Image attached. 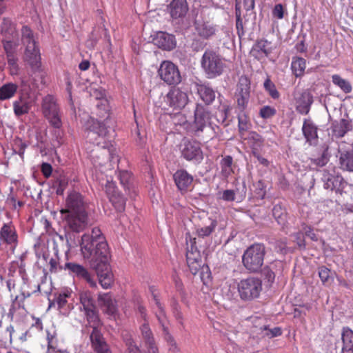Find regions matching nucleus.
Listing matches in <instances>:
<instances>
[{
  "mask_svg": "<svg viewBox=\"0 0 353 353\" xmlns=\"http://www.w3.org/2000/svg\"><path fill=\"white\" fill-rule=\"evenodd\" d=\"M332 83L339 87L343 92L347 94L351 92L352 88L351 83L346 79H343L339 74H333L332 76Z\"/></svg>",
  "mask_w": 353,
  "mask_h": 353,
  "instance_id": "44",
  "label": "nucleus"
},
{
  "mask_svg": "<svg viewBox=\"0 0 353 353\" xmlns=\"http://www.w3.org/2000/svg\"><path fill=\"white\" fill-rule=\"evenodd\" d=\"M42 112L50 124L59 130L62 126L59 108L54 96L48 94L42 100ZM60 136V131H58Z\"/></svg>",
  "mask_w": 353,
  "mask_h": 353,
  "instance_id": "5",
  "label": "nucleus"
},
{
  "mask_svg": "<svg viewBox=\"0 0 353 353\" xmlns=\"http://www.w3.org/2000/svg\"><path fill=\"white\" fill-rule=\"evenodd\" d=\"M91 95L94 97L96 99L100 100V103L97 104L98 108L102 107L103 110L105 114H108L109 112V106L108 104V101L104 99L105 94V90L102 89H95L91 93Z\"/></svg>",
  "mask_w": 353,
  "mask_h": 353,
  "instance_id": "45",
  "label": "nucleus"
},
{
  "mask_svg": "<svg viewBox=\"0 0 353 353\" xmlns=\"http://www.w3.org/2000/svg\"><path fill=\"white\" fill-rule=\"evenodd\" d=\"M201 65L208 79H214L221 76L226 68L224 58L217 52L210 49L204 52L201 60Z\"/></svg>",
  "mask_w": 353,
  "mask_h": 353,
  "instance_id": "3",
  "label": "nucleus"
},
{
  "mask_svg": "<svg viewBox=\"0 0 353 353\" xmlns=\"http://www.w3.org/2000/svg\"><path fill=\"white\" fill-rule=\"evenodd\" d=\"M165 101L171 108L181 110L188 103V97L185 92L179 88H173L167 94Z\"/></svg>",
  "mask_w": 353,
  "mask_h": 353,
  "instance_id": "18",
  "label": "nucleus"
},
{
  "mask_svg": "<svg viewBox=\"0 0 353 353\" xmlns=\"http://www.w3.org/2000/svg\"><path fill=\"white\" fill-rule=\"evenodd\" d=\"M210 121V111L202 104L197 103L194 111V120L190 121L189 134L199 136Z\"/></svg>",
  "mask_w": 353,
  "mask_h": 353,
  "instance_id": "7",
  "label": "nucleus"
},
{
  "mask_svg": "<svg viewBox=\"0 0 353 353\" xmlns=\"http://www.w3.org/2000/svg\"><path fill=\"white\" fill-rule=\"evenodd\" d=\"M181 154L188 161L199 163L203 159V152L200 143L196 141H185L181 149Z\"/></svg>",
  "mask_w": 353,
  "mask_h": 353,
  "instance_id": "16",
  "label": "nucleus"
},
{
  "mask_svg": "<svg viewBox=\"0 0 353 353\" xmlns=\"http://www.w3.org/2000/svg\"><path fill=\"white\" fill-rule=\"evenodd\" d=\"M216 227V221H212L210 224L207 226L201 227L197 229L196 232L199 236L205 237L208 236Z\"/></svg>",
  "mask_w": 353,
  "mask_h": 353,
  "instance_id": "55",
  "label": "nucleus"
},
{
  "mask_svg": "<svg viewBox=\"0 0 353 353\" xmlns=\"http://www.w3.org/2000/svg\"><path fill=\"white\" fill-rule=\"evenodd\" d=\"M85 128L88 130L87 138L93 144L101 146L103 148H108L110 160L112 163L119 161L116 150L112 146L108 147L105 141V137L107 134V128L103 122L90 117L85 123Z\"/></svg>",
  "mask_w": 353,
  "mask_h": 353,
  "instance_id": "2",
  "label": "nucleus"
},
{
  "mask_svg": "<svg viewBox=\"0 0 353 353\" xmlns=\"http://www.w3.org/2000/svg\"><path fill=\"white\" fill-rule=\"evenodd\" d=\"M28 296H30L29 292L27 294L22 292L20 295H17L15 296V298L12 300V303L9 310V314L12 315V316L14 315L17 309H24L23 301Z\"/></svg>",
  "mask_w": 353,
  "mask_h": 353,
  "instance_id": "46",
  "label": "nucleus"
},
{
  "mask_svg": "<svg viewBox=\"0 0 353 353\" xmlns=\"http://www.w3.org/2000/svg\"><path fill=\"white\" fill-rule=\"evenodd\" d=\"M321 180L323 183V188L327 190H335L336 192H340L343 188L345 183L341 176L336 174L334 168L330 170L324 169L321 171Z\"/></svg>",
  "mask_w": 353,
  "mask_h": 353,
  "instance_id": "12",
  "label": "nucleus"
},
{
  "mask_svg": "<svg viewBox=\"0 0 353 353\" xmlns=\"http://www.w3.org/2000/svg\"><path fill=\"white\" fill-rule=\"evenodd\" d=\"M342 353H353V331L350 328H344L342 333Z\"/></svg>",
  "mask_w": 353,
  "mask_h": 353,
  "instance_id": "38",
  "label": "nucleus"
},
{
  "mask_svg": "<svg viewBox=\"0 0 353 353\" xmlns=\"http://www.w3.org/2000/svg\"><path fill=\"white\" fill-rule=\"evenodd\" d=\"M65 269L78 278L85 280L90 287L97 288V284L93 276L83 265L75 263H66Z\"/></svg>",
  "mask_w": 353,
  "mask_h": 353,
  "instance_id": "19",
  "label": "nucleus"
},
{
  "mask_svg": "<svg viewBox=\"0 0 353 353\" xmlns=\"http://www.w3.org/2000/svg\"><path fill=\"white\" fill-rule=\"evenodd\" d=\"M3 48L7 55L14 54L16 44L10 40H3Z\"/></svg>",
  "mask_w": 353,
  "mask_h": 353,
  "instance_id": "63",
  "label": "nucleus"
},
{
  "mask_svg": "<svg viewBox=\"0 0 353 353\" xmlns=\"http://www.w3.org/2000/svg\"><path fill=\"white\" fill-rule=\"evenodd\" d=\"M259 333L262 335V336H267L268 338H273L275 336H279L281 335L282 332L280 327H275L274 328H269L265 325H262L259 327Z\"/></svg>",
  "mask_w": 353,
  "mask_h": 353,
  "instance_id": "48",
  "label": "nucleus"
},
{
  "mask_svg": "<svg viewBox=\"0 0 353 353\" xmlns=\"http://www.w3.org/2000/svg\"><path fill=\"white\" fill-rule=\"evenodd\" d=\"M285 10L282 4H276L272 9V17L277 19H282L284 17V13Z\"/></svg>",
  "mask_w": 353,
  "mask_h": 353,
  "instance_id": "60",
  "label": "nucleus"
},
{
  "mask_svg": "<svg viewBox=\"0 0 353 353\" xmlns=\"http://www.w3.org/2000/svg\"><path fill=\"white\" fill-rule=\"evenodd\" d=\"M154 45L165 50H172L176 47V41L173 34L165 32H158L153 37Z\"/></svg>",
  "mask_w": 353,
  "mask_h": 353,
  "instance_id": "24",
  "label": "nucleus"
},
{
  "mask_svg": "<svg viewBox=\"0 0 353 353\" xmlns=\"http://www.w3.org/2000/svg\"><path fill=\"white\" fill-rule=\"evenodd\" d=\"M23 61L33 72H40L41 70V57L39 46L30 48H26Z\"/></svg>",
  "mask_w": 353,
  "mask_h": 353,
  "instance_id": "17",
  "label": "nucleus"
},
{
  "mask_svg": "<svg viewBox=\"0 0 353 353\" xmlns=\"http://www.w3.org/2000/svg\"><path fill=\"white\" fill-rule=\"evenodd\" d=\"M306 68V61L305 59L299 57L292 58L291 63V69L292 73L296 77H301L304 74Z\"/></svg>",
  "mask_w": 353,
  "mask_h": 353,
  "instance_id": "40",
  "label": "nucleus"
},
{
  "mask_svg": "<svg viewBox=\"0 0 353 353\" xmlns=\"http://www.w3.org/2000/svg\"><path fill=\"white\" fill-rule=\"evenodd\" d=\"M174 183L178 190L186 192L193 182V176L185 170H178L173 175Z\"/></svg>",
  "mask_w": 353,
  "mask_h": 353,
  "instance_id": "28",
  "label": "nucleus"
},
{
  "mask_svg": "<svg viewBox=\"0 0 353 353\" xmlns=\"http://www.w3.org/2000/svg\"><path fill=\"white\" fill-rule=\"evenodd\" d=\"M18 233L12 221L3 223L0 228V242L15 248L18 243Z\"/></svg>",
  "mask_w": 353,
  "mask_h": 353,
  "instance_id": "13",
  "label": "nucleus"
},
{
  "mask_svg": "<svg viewBox=\"0 0 353 353\" xmlns=\"http://www.w3.org/2000/svg\"><path fill=\"white\" fill-rule=\"evenodd\" d=\"M33 101L28 96L21 94L13 101V112L17 117L28 114L32 107Z\"/></svg>",
  "mask_w": 353,
  "mask_h": 353,
  "instance_id": "27",
  "label": "nucleus"
},
{
  "mask_svg": "<svg viewBox=\"0 0 353 353\" xmlns=\"http://www.w3.org/2000/svg\"><path fill=\"white\" fill-rule=\"evenodd\" d=\"M239 129L240 131H246L250 127V121L245 111L240 112L238 114Z\"/></svg>",
  "mask_w": 353,
  "mask_h": 353,
  "instance_id": "57",
  "label": "nucleus"
},
{
  "mask_svg": "<svg viewBox=\"0 0 353 353\" xmlns=\"http://www.w3.org/2000/svg\"><path fill=\"white\" fill-rule=\"evenodd\" d=\"M237 108L240 112L247 108L250 98V81L245 77L239 79L235 92Z\"/></svg>",
  "mask_w": 353,
  "mask_h": 353,
  "instance_id": "9",
  "label": "nucleus"
},
{
  "mask_svg": "<svg viewBox=\"0 0 353 353\" xmlns=\"http://www.w3.org/2000/svg\"><path fill=\"white\" fill-rule=\"evenodd\" d=\"M264 88L272 99H279L280 96L279 93L276 90L275 85L270 81V79H267L265 81Z\"/></svg>",
  "mask_w": 353,
  "mask_h": 353,
  "instance_id": "56",
  "label": "nucleus"
},
{
  "mask_svg": "<svg viewBox=\"0 0 353 353\" xmlns=\"http://www.w3.org/2000/svg\"><path fill=\"white\" fill-rule=\"evenodd\" d=\"M349 123L342 119L339 124L334 127V131L339 137H343L345 134L349 130Z\"/></svg>",
  "mask_w": 353,
  "mask_h": 353,
  "instance_id": "58",
  "label": "nucleus"
},
{
  "mask_svg": "<svg viewBox=\"0 0 353 353\" xmlns=\"http://www.w3.org/2000/svg\"><path fill=\"white\" fill-rule=\"evenodd\" d=\"M172 122L175 125H179L183 128L188 133H189L190 121L186 119V117L181 113L177 112L174 114L172 117Z\"/></svg>",
  "mask_w": 353,
  "mask_h": 353,
  "instance_id": "50",
  "label": "nucleus"
},
{
  "mask_svg": "<svg viewBox=\"0 0 353 353\" xmlns=\"http://www.w3.org/2000/svg\"><path fill=\"white\" fill-rule=\"evenodd\" d=\"M90 340L94 353H112L101 332H90Z\"/></svg>",
  "mask_w": 353,
  "mask_h": 353,
  "instance_id": "30",
  "label": "nucleus"
},
{
  "mask_svg": "<svg viewBox=\"0 0 353 353\" xmlns=\"http://www.w3.org/2000/svg\"><path fill=\"white\" fill-rule=\"evenodd\" d=\"M46 339L48 341V350L58 351V349L62 348L57 339V334L54 329L46 330Z\"/></svg>",
  "mask_w": 353,
  "mask_h": 353,
  "instance_id": "42",
  "label": "nucleus"
},
{
  "mask_svg": "<svg viewBox=\"0 0 353 353\" xmlns=\"http://www.w3.org/2000/svg\"><path fill=\"white\" fill-rule=\"evenodd\" d=\"M121 184L126 189H130V181L132 179L131 173L127 170H121L118 173Z\"/></svg>",
  "mask_w": 353,
  "mask_h": 353,
  "instance_id": "54",
  "label": "nucleus"
},
{
  "mask_svg": "<svg viewBox=\"0 0 353 353\" xmlns=\"http://www.w3.org/2000/svg\"><path fill=\"white\" fill-rule=\"evenodd\" d=\"M303 230L307 237H309L311 240L314 241H318L317 235L314 232L313 229L307 225H304L303 227Z\"/></svg>",
  "mask_w": 353,
  "mask_h": 353,
  "instance_id": "64",
  "label": "nucleus"
},
{
  "mask_svg": "<svg viewBox=\"0 0 353 353\" xmlns=\"http://www.w3.org/2000/svg\"><path fill=\"white\" fill-rule=\"evenodd\" d=\"M232 158L230 156H226L221 159L220 165L221 174L224 177L229 176L232 172Z\"/></svg>",
  "mask_w": 353,
  "mask_h": 353,
  "instance_id": "49",
  "label": "nucleus"
},
{
  "mask_svg": "<svg viewBox=\"0 0 353 353\" xmlns=\"http://www.w3.org/2000/svg\"><path fill=\"white\" fill-rule=\"evenodd\" d=\"M21 41L25 48L39 46L37 37L28 26H23L21 29Z\"/></svg>",
  "mask_w": 353,
  "mask_h": 353,
  "instance_id": "32",
  "label": "nucleus"
},
{
  "mask_svg": "<svg viewBox=\"0 0 353 353\" xmlns=\"http://www.w3.org/2000/svg\"><path fill=\"white\" fill-rule=\"evenodd\" d=\"M272 214L279 225H285L286 221V211L281 205L277 204L274 206Z\"/></svg>",
  "mask_w": 353,
  "mask_h": 353,
  "instance_id": "47",
  "label": "nucleus"
},
{
  "mask_svg": "<svg viewBox=\"0 0 353 353\" xmlns=\"http://www.w3.org/2000/svg\"><path fill=\"white\" fill-rule=\"evenodd\" d=\"M168 11L172 19L185 17L188 11L187 0H172L168 6Z\"/></svg>",
  "mask_w": 353,
  "mask_h": 353,
  "instance_id": "31",
  "label": "nucleus"
},
{
  "mask_svg": "<svg viewBox=\"0 0 353 353\" xmlns=\"http://www.w3.org/2000/svg\"><path fill=\"white\" fill-rule=\"evenodd\" d=\"M338 153L339 168L343 171L353 172V148L340 147Z\"/></svg>",
  "mask_w": 353,
  "mask_h": 353,
  "instance_id": "25",
  "label": "nucleus"
},
{
  "mask_svg": "<svg viewBox=\"0 0 353 353\" xmlns=\"http://www.w3.org/2000/svg\"><path fill=\"white\" fill-rule=\"evenodd\" d=\"M95 270L99 282L103 289H109L114 283V275L109 264V260L100 261L90 266Z\"/></svg>",
  "mask_w": 353,
  "mask_h": 353,
  "instance_id": "10",
  "label": "nucleus"
},
{
  "mask_svg": "<svg viewBox=\"0 0 353 353\" xmlns=\"http://www.w3.org/2000/svg\"><path fill=\"white\" fill-rule=\"evenodd\" d=\"M68 184V179L65 176H59L54 182L53 187L56 189L58 195H62Z\"/></svg>",
  "mask_w": 353,
  "mask_h": 353,
  "instance_id": "51",
  "label": "nucleus"
},
{
  "mask_svg": "<svg viewBox=\"0 0 353 353\" xmlns=\"http://www.w3.org/2000/svg\"><path fill=\"white\" fill-rule=\"evenodd\" d=\"M223 97L219 94L218 99L220 102V105L218 108L217 117H219L222 122L226 120L228 113L230 112V105L226 102H223Z\"/></svg>",
  "mask_w": 353,
  "mask_h": 353,
  "instance_id": "52",
  "label": "nucleus"
},
{
  "mask_svg": "<svg viewBox=\"0 0 353 353\" xmlns=\"http://www.w3.org/2000/svg\"><path fill=\"white\" fill-rule=\"evenodd\" d=\"M65 214L67 225L72 232H79L85 228L88 221L87 212Z\"/></svg>",
  "mask_w": 353,
  "mask_h": 353,
  "instance_id": "20",
  "label": "nucleus"
},
{
  "mask_svg": "<svg viewBox=\"0 0 353 353\" xmlns=\"http://www.w3.org/2000/svg\"><path fill=\"white\" fill-rule=\"evenodd\" d=\"M159 74L161 79L169 85H176L181 81L177 66L170 61H164L161 63Z\"/></svg>",
  "mask_w": 353,
  "mask_h": 353,
  "instance_id": "11",
  "label": "nucleus"
},
{
  "mask_svg": "<svg viewBox=\"0 0 353 353\" xmlns=\"http://www.w3.org/2000/svg\"><path fill=\"white\" fill-rule=\"evenodd\" d=\"M149 290L150 293L152 294L153 299L155 301V304L157 305V310H156V316L158 319V321L163 328V332L164 334V339L168 343V345L169 346V351L172 352H177L178 347L176 345V341H174L173 336L170 334L168 331V327L167 326L168 325V320L166 315L165 314L163 306L161 305L159 300L157 298V294H156V288L154 286H150Z\"/></svg>",
  "mask_w": 353,
  "mask_h": 353,
  "instance_id": "8",
  "label": "nucleus"
},
{
  "mask_svg": "<svg viewBox=\"0 0 353 353\" xmlns=\"http://www.w3.org/2000/svg\"><path fill=\"white\" fill-rule=\"evenodd\" d=\"M1 29V33L5 35L6 38H8V36H12L15 32V29L11 20L6 18L3 19Z\"/></svg>",
  "mask_w": 353,
  "mask_h": 353,
  "instance_id": "53",
  "label": "nucleus"
},
{
  "mask_svg": "<svg viewBox=\"0 0 353 353\" xmlns=\"http://www.w3.org/2000/svg\"><path fill=\"white\" fill-rule=\"evenodd\" d=\"M239 296L243 301H250L258 298L262 290V282L256 277L241 279L237 284Z\"/></svg>",
  "mask_w": 353,
  "mask_h": 353,
  "instance_id": "6",
  "label": "nucleus"
},
{
  "mask_svg": "<svg viewBox=\"0 0 353 353\" xmlns=\"http://www.w3.org/2000/svg\"><path fill=\"white\" fill-rule=\"evenodd\" d=\"M219 198L225 201H234L241 202L245 197V192L240 195H236V191L234 190H225L222 192H219Z\"/></svg>",
  "mask_w": 353,
  "mask_h": 353,
  "instance_id": "43",
  "label": "nucleus"
},
{
  "mask_svg": "<svg viewBox=\"0 0 353 353\" xmlns=\"http://www.w3.org/2000/svg\"><path fill=\"white\" fill-rule=\"evenodd\" d=\"M66 208L61 210V213H83L86 212L85 205L83 196L77 192H72L66 199Z\"/></svg>",
  "mask_w": 353,
  "mask_h": 353,
  "instance_id": "14",
  "label": "nucleus"
},
{
  "mask_svg": "<svg viewBox=\"0 0 353 353\" xmlns=\"http://www.w3.org/2000/svg\"><path fill=\"white\" fill-rule=\"evenodd\" d=\"M84 314L87 321L86 327L92 329L91 332H101L99 328L102 325V323L97 308L85 311Z\"/></svg>",
  "mask_w": 353,
  "mask_h": 353,
  "instance_id": "34",
  "label": "nucleus"
},
{
  "mask_svg": "<svg viewBox=\"0 0 353 353\" xmlns=\"http://www.w3.org/2000/svg\"><path fill=\"white\" fill-rule=\"evenodd\" d=\"M73 294L72 290L69 288H62L57 294L55 303L61 313L67 314L71 310L72 306L68 303V301L69 300H73Z\"/></svg>",
  "mask_w": 353,
  "mask_h": 353,
  "instance_id": "23",
  "label": "nucleus"
},
{
  "mask_svg": "<svg viewBox=\"0 0 353 353\" xmlns=\"http://www.w3.org/2000/svg\"><path fill=\"white\" fill-rule=\"evenodd\" d=\"M296 109L301 114H307L313 103V97L310 92L305 90L295 97Z\"/></svg>",
  "mask_w": 353,
  "mask_h": 353,
  "instance_id": "29",
  "label": "nucleus"
},
{
  "mask_svg": "<svg viewBox=\"0 0 353 353\" xmlns=\"http://www.w3.org/2000/svg\"><path fill=\"white\" fill-rule=\"evenodd\" d=\"M14 147L15 152L18 154L21 158H23L26 148H27V144L22 140L17 139L14 142Z\"/></svg>",
  "mask_w": 353,
  "mask_h": 353,
  "instance_id": "61",
  "label": "nucleus"
},
{
  "mask_svg": "<svg viewBox=\"0 0 353 353\" xmlns=\"http://www.w3.org/2000/svg\"><path fill=\"white\" fill-rule=\"evenodd\" d=\"M105 191L110 201L113 204L114 208L119 212L124 210L125 200L117 191L115 183L108 181L105 187Z\"/></svg>",
  "mask_w": 353,
  "mask_h": 353,
  "instance_id": "22",
  "label": "nucleus"
},
{
  "mask_svg": "<svg viewBox=\"0 0 353 353\" xmlns=\"http://www.w3.org/2000/svg\"><path fill=\"white\" fill-rule=\"evenodd\" d=\"M265 249L263 244L254 243L249 246L242 256V263L250 272H259L264 261Z\"/></svg>",
  "mask_w": 353,
  "mask_h": 353,
  "instance_id": "4",
  "label": "nucleus"
},
{
  "mask_svg": "<svg viewBox=\"0 0 353 353\" xmlns=\"http://www.w3.org/2000/svg\"><path fill=\"white\" fill-rule=\"evenodd\" d=\"M79 300L83 312L96 308L94 300L90 291L83 290L81 292Z\"/></svg>",
  "mask_w": 353,
  "mask_h": 353,
  "instance_id": "39",
  "label": "nucleus"
},
{
  "mask_svg": "<svg viewBox=\"0 0 353 353\" xmlns=\"http://www.w3.org/2000/svg\"><path fill=\"white\" fill-rule=\"evenodd\" d=\"M18 85L14 83H7L0 87V100L6 101L12 98L17 92Z\"/></svg>",
  "mask_w": 353,
  "mask_h": 353,
  "instance_id": "41",
  "label": "nucleus"
},
{
  "mask_svg": "<svg viewBox=\"0 0 353 353\" xmlns=\"http://www.w3.org/2000/svg\"><path fill=\"white\" fill-rule=\"evenodd\" d=\"M319 276L323 283L328 282L331 277L330 269L325 266L320 267L319 268Z\"/></svg>",
  "mask_w": 353,
  "mask_h": 353,
  "instance_id": "62",
  "label": "nucleus"
},
{
  "mask_svg": "<svg viewBox=\"0 0 353 353\" xmlns=\"http://www.w3.org/2000/svg\"><path fill=\"white\" fill-rule=\"evenodd\" d=\"M97 301L101 310L110 316H115L118 312V306L116 299L110 292H100L98 294Z\"/></svg>",
  "mask_w": 353,
  "mask_h": 353,
  "instance_id": "15",
  "label": "nucleus"
},
{
  "mask_svg": "<svg viewBox=\"0 0 353 353\" xmlns=\"http://www.w3.org/2000/svg\"><path fill=\"white\" fill-rule=\"evenodd\" d=\"M140 332L145 347L149 353H159L158 347L156 345L153 333L147 322L140 326Z\"/></svg>",
  "mask_w": 353,
  "mask_h": 353,
  "instance_id": "26",
  "label": "nucleus"
},
{
  "mask_svg": "<svg viewBox=\"0 0 353 353\" xmlns=\"http://www.w3.org/2000/svg\"><path fill=\"white\" fill-rule=\"evenodd\" d=\"M195 26L198 34L204 39L210 38L216 32L215 27L208 22H196Z\"/></svg>",
  "mask_w": 353,
  "mask_h": 353,
  "instance_id": "37",
  "label": "nucleus"
},
{
  "mask_svg": "<svg viewBox=\"0 0 353 353\" xmlns=\"http://www.w3.org/2000/svg\"><path fill=\"white\" fill-rule=\"evenodd\" d=\"M79 245L83 258L89 261L90 266L109 260L110 257L105 238L97 227L93 228L90 233H85L81 236Z\"/></svg>",
  "mask_w": 353,
  "mask_h": 353,
  "instance_id": "1",
  "label": "nucleus"
},
{
  "mask_svg": "<svg viewBox=\"0 0 353 353\" xmlns=\"http://www.w3.org/2000/svg\"><path fill=\"white\" fill-rule=\"evenodd\" d=\"M187 264L192 274H196L203 266V262L199 251H188L186 254Z\"/></svg>",
  "mask_w": 353,
  "mask_h": 353,
  "instance_id": "33",
  "label": "nucleus"
},
{
  "mask_svg": "<svg viewBox=\"0 0 353 353\" xmlns=\"http://www.w3.org/2000/svg\"><path fill=\"white\" fill-rule=\"evenodd\" d=\"M276 109L270 105H265L262 107L259 111V115L264 119L272 117L276 114Z\"/></svg>",
  "mask_w": 353,
  "mask_h": 353,
  "instance_id": "59",
  "label": "nucleus"
},
{
  "mask_svg": "<svg viewBox=\"0 0 353 353\" xmlns=\"http://www.w3.org/2000/svg\"><path fill=\"white\" fill-rule=\"evenodd\" d=\"M302 131L307 142L310 143V144L316 142L318 139L317 127L311 120H304Z\"/></svg>",
  "mask_w": 353,
  "mask_h": 353,
  "instance_id": "35",
  "label": "nucleus"
},
{
  "mask_svg": "<svg viewBox=\"0 0 353 353\" xmlns=\"http://www.w3.org/2000/svg\"><path fill=\"white\" fill-rule=\"evenodd\" d=\"M196 90L200 99L205 105L212 104L216 98L215 91L209 85H197Z\"/></svg>",
  "mask_w": 353,
  "mask_h": 353,
  "instance_id": "36",
  "label": "nucleus"
},
{
  "mask_svg": "<svg viewBox=\"0 0 353 353\" xmlns=\"http://www.w3.org/2000/svg\"><path fill=\"white\" fill-rule=\"evenodd\" d=\"M272 43L266 39L257 40L253 45L250 54L259 61H263L272 52Z\"/></svg>",
  "mask_w": 353,
  "mask_h": 353,
  "instance_id": "21",
  "label": "nucleus"
}]
</instances>
